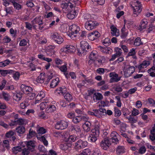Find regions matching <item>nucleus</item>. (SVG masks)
Instances as JSON below:
<instances>
[{
	"label": "nucleus",
	"instance_id": "obj_1",
	"mask_svg": "<svg viewBox=\"0 0 155 155\" xmlns=\"http://www.w3.org/2000/svg\"><path fill=\"white\" fill-rule=\"evenodd\" d=\"M75 4L74 0H68L66 1V2L62 3L61 5V6L63 12H71L73 11L74 12H75L74 10Z\"/></svg>",
	"mask_w": 155,
	"mask_h": 155
},
{
	"label": "nucleus",
	"instance_id": "obj_2",
	"mask_svg": "<svg viewBox=\"0 0 155 155\" xmlns=\"http://www.w3.org/2000/svg\"><path fill=\"white\" fill-rule=\"evenodd\" d=\"M133 9L134 16H137L142 11V6L141 3L138 1H134L133 2V5H131Z\"/></svg>",
	"mask_w": 155,
	"mask_h": 155
},
{
	"label": "nucleus",
	"instance_id": "obj_3",
	"mask_svg": "<svg viewBox=\"0 0 155 155\" xmlns=\"http://www.w3.org/2000/svg\"><path fill=\"white\" fill-rule=\"evenodd\" d=\"M70 34H69V36L72 39H76L77 35L80 30L79 27L77 25L74 24L70 27Z\"/></svg>",
	"mask_w": 155,
	"mask_h": 155
},
{
	"label": "nucleus",
	"instance_id": "obj_4",
	"mask_svg": "<svg viewBox=\"0 0 155 155\" xmlns=\"http://www.w3.org/2000/svg\"><path fill=\"white\" fill-rule=\"evenodd\" d=\"M135 71V68L133 66L125 67L123 69L124 76L125 77H130Z\"/></svg>",
	"mask_w": 155,
	"mask_h": 155
},
{
	"label": "nucleus",
	"instance_id": "obj_5",
	"mask_svg": "<svg viewBox=\"0 0 155 155\" xmlns=\"http://www.w3.org/2000/svg\"><path fill=\"white\" fill-rule=\"evenodd\" d=\"M68 126V123L64 120L58 121L55 125V128L57 130H64Z\"/></svg>",
	"mask_w": 155,
	"mask_h": 155
},
{
	"label": "nucleus",
	"instance_id": "obj_6",
	"mask_svg": "<svg viewBox=\"0 0 155 155\" xmlns=\"http://www.w3.org/2000/svg\"><path fill=\"white\" fill-rule=\"evenodd\" d=\"M98 25L97 22L94 21H89L85 24V28L88 30H91L95 28Z\"/></svg>",
	"mask_w": 155,
	"mask_h": 155
},
{
	"label": "nucleus",
	"instance_id": "obj_7",
	"mask_svg": "<svg viewBox=\"0 0 155 155\" xmlns=\"http://www.w3.org/2000/svg\"><path fill=\"white\" fill-rule=\"evenodd\" d=\"M51 38L58 44H61L63 41V39L62 37L58 33L54 32L51 34Z\"/></svg>",
	"mask_w": 155,
	"mask_h": 155
},
{
	"label": "nucleus",
	"instance_id": "obj_8",
	"mask_svg": "<svg viewBox=\"0 0 155 155\" xmlns=\"http://www.w3.org/2000/svg\"><path fill=\"white\" fill-rule=\"evenodd\" d=\"M150 64V63L149 61H144L140 64L136 66V67L138 68L139 72H144L146 71L145 68L148 66Z\"/></svg>",
	"mask_w": 155,
	"mask_h": 155
},
{
	"label": "nucleus",
	"instance_id": "obj_9",
	"mask_svg": "<svg viewBox=\"0 0 155 155\" xmlns=\"http://www.w3.org/2000/svg\"><path fill=\"white\" fill-rule=\"evenodd\" d=\"M80 46L82 51L80 52V54L86 52L90 48L88 43L85 41H82L81 42Z\"/></svg>",
	"mask_w": 155,
	"mask_h": 155
},
{
	"label": "nucleus",
	"instance_id": "obj_10",
	"mask_svg": "<svg viewBox=\"0 0 155 155\" xmlns=\"http://www.w3.org/2000/svg\"><path fill=\"white\" fill-rule=\"evenodd\" d=\"M75 50V47L72 45H67L63 48L61 50V51L64 52L65 53H70L74 52Z\"/></svg>",
	"mask_w": 155,
	"mask_h": 155
},
{
	"label": "nucleus",
	"instance_id": "obj_11",
	"mask_svg": "<svg viewBox=\"0 0 155 155\" xmlns=\"http://www.w3.org/2000/svg\"><path fill=\"white\" fill-rule=\"evenodd\" d=\"M87 145V142L79 140L75 143V147L76 149H81L84 148Z\"/></svg>",
	"mask_w": 155,
	"mask_h": 155
},
{
	"label": "nucleus",
	"instance_id": "obj_12",
	"mask_svg": "<svg viewBox=\"0 0 155 155\" xmlns=\"http://www.w3.org/2000/svg\"><path fill=\"white\" fill-rule=\"evenodd\" d=\"M109 77L110 78V83L117 82L120 80V78H118V75L115 72H111L109 74Z\"/></svg>",
	"mask_w": 155,
	"mask_h": 155
},
{
	"label": "nucleus",
	"instance_id": "obj_13",
	"mask_svg": "<svg viewBox=\"0 0 155 155\" xmlns=\"http://www.w3.org/2000/svg\"><path fill=\"white\" fill-rule=\"evenodd\" d=\"M100 36V34L97 31H95L89 34L87 37L90 40L93 41L99 38Z\"/></svg>",
	"mask_w": 155,
	"mask_h": 155
},
{
	"label": "nucleus",
	"instance_id": "obj_14",
	"mask_svg": "<svg viewBox=\"0 0 155 155\" xmlns=\"http://www.w3.org/2000/svg\"><path fill=\"white\" fill-rule=\"evenodd\" d=\"M97 57V52L95 51H92L88 57L89 61L88 63L91 65L93 63L96 59Z\"/></svg>",
	"mask_w": 155,
	"mask_h": 155
},
{
	"label": "nucleus",
	"instance_id": "obj_15",
	"mask_svg": "<svg viewBox=\"0 0 155 155\" xmlns=\"http://www.w3.org/2000/svg\"><path fill=\"white\" fill-rule=\"evenodd\" d=\"M111 143L108 139H105L100 143L101 147L104 150H107L110 145Z\"/></svg>",
	"mask_w": 155,
	"mask_h": 155
},
{
	"label": "nucleus",
	"instance_id": "obj_16",
	"mask_svg": "<svg viewBox=\"0 0 155 155\" xmlns=\"http://www.w3.org/2000/svg\"><path fill=\"white\" fill-rule=\"evenodd\" d=\"M21 89L24 94H29L32 91V89L31 87L23 84L21 85Z\"/></svg>",
	"mask_w": 155,
	"mask_h": 155
},
{
	"label": "nucleus",
	"instance_id": "obj_17",
	"mask_svg": "<svg viewBox=\"0 0 155 155\" xmlns=\"http://www.w3.org/2000/svg\"><path fill=\"white\" fill-rule=\"evenodd\" d=\"M67 92V88L64 86L58 88L55 91V94L58 95H64Z\"/></svg>",
	"mask_w": 155,
	"mask_h": 155
},
{
	"label": "nucleus",
	"instance_id": "obj_18",
	"mask_svg": "<svg viewBox=\"0 0 155 155\" xmlns=\"http://www.w3.org/2000/svg\"><path fill=\"white\" fill-rule=\"evenodd\" d=\"M119 135L116 131H113L110 134L111 139L112 142L116 144L119 142L118 138Z\"/></svg>",
	"mask_w": 155,
	"mask_h": 155
},
{
	"label": "nucleus",
	"instance_id": "obj_19",
	"mask_svg": "<svg viewBox=\"0 0 155 155\" xmlns=\"http://www.w3.org/2000/svg\"><path fill=\"white\" fill-rule=\"evenodd\" d=\"M35 142L34 141L29 140L28 141H25L23 143L26 144L27 148L30 151H32L34 150L35 147Z\"/></svg>",
	"mask_w": 155,
	"mask_h": 155
},
{
	"label": "nucleus",
	"instance_id": "obj_20",
	"mask_svg": "<svg viewBox=\"0 0 155 155\" xmlns=\"http://www.w3.org/2000/svg\"><path fill=\"white\" fill-rule=\"evenodd\" d=\"M55 46L54 45H50L48 46L46 51L47 54L50 56L54 54L55 53L54 49Z\"/></svg>",
	"mask_w": 155,
	"mask_h": 155
},
{
	"label": "nucleus",
	"instance_id": "obj_21",
	"mask_svg": "<svg viewBox=\"0 0 155 155\" xmlns=\"http://www.w3.org/2000/svg\"><path fill=\"white\" fill-rule=\"evenodd\" d=\"M98 48L101 52L106 54H110L112 52V49L108 47H103L101 46L98 47Z\"/></svg>",
	"mask_w": 155,
	"mask_h": 155
},
{
	"label": "nucleus",
	"instance_id": "obj_22",
	"mask_svg": "<svg viewBox=\"0 0 155 155\" xmlns=\"http://www.w3.org/2000/svg\"><path fill=\"white\" fill-rule=\"evenodd\" d=\"M111 33L113 36H118L119 35V30L114 25L110 26Z\"/></svg>",
	"mask_w": 155,
	"mask_h": 155
},
{
	"label": "nucleus",
	"instance_id": "obj_23",
	"mask_svg": "<svg viewBox=\"0 0 155 155\" xmlns=\"http://www.w3.org/2000/svg\"><path fill=\"white\" fill-rule=\"evenodd\" d=\"M93 100L94 102H97L98 101L101 100L103 98L102 95L98 92L94 93L93 94Z\"/></svg>",
	"mask_w": 155,
	"mask_h": 155
},
{
	"label": "nucleus",
	"instance_id": "obj_24",
	"mask_svg": "<svg viewBox=\"0 0 155 155\" xmlns=\"http://www.w3.org/2000/svg\"><path fill=\"white\" fill-rule=\"evenodd\" d=\"M45 78V73H41L37 78L36 81L38 83H43L44 82Z\"/></svg>",
	"mask_w": 155,
	"mask_h": 155
},
{
	"label": "nucleus",
	"instance_id": "obj_25",
	"mask_svg": "<svg viewBox=\"0 0 155 155\" xmlns=\"http://www.w3.org/2000/svg\"><path fill=\"white\" fill-rule=\"evenodd\" d=\"M148 22L146 18H143L140 22V27L141 29L146 28L147 26Z\"/></svg>",
	"mask_w": 155,
	"mask_h": 155
},
{
	"label": "nucleus",
	"instance_id": "obj_26",
	"mask_svg": "<svg viewBox=\"0 0 155 155\" xmlns=\"http://www.w3.org/2000/svg\"><path fill=\"white\" fill-rule=\"evenodd\" d=\"M99 128L98 126H96L95 127L92 129L90 132L92 134L98 137L99 135Z\"/></svg>",
	"mask_w": 155,
	"mask_h": 155
},
{
	"label": "nucleus",
	"instance_id": "obj_27",
	"mask_svg": "<svg viewBox=\"0 0 155 155\" xmlns=\"http://www.w3.org/2000/svg\"><path fill=\"white\" fill-rule=\"evenodd\" d=\"M16 132L18 133V135L21 136V134H22L25 132V128L22 126H19L15 129Z\"/></svg>",
	"mask_w": 155,
	"mask_h": 155
},
{
	"label": "nucleus",
	"instance_id": "obj_28",
	"mask_svg": "<svg viewBox=\"0 0 155 155\" xmlns=\"http://www.w3.org/2000/svg\"><path fill=\"white\" fill-rule=\"evenodd\" d=\"M91 124L89 121H86L83 125L84 130L87 132L91 130Z\"/></svg>",
	"mask_w": 155,
	"mask_h": 155
},
{
	"label": "nucleus",
	"instance_id": "obj_29",
	"mask_svg": "<svg viewBox=\"0 0 155 155\" xmlns=\"http://www.w3.org/2000/svg\"><path fill=\"white\" fill-rule=\"evenodd\" d=\"M1 98H3L5 101H9L11 99L10 95L7 93L3 92L1 95Z\"/></svg>",
	"mask_w": 155,
	"mask_h": 155
},
{
	"label": "nucleus",
	"instance_id": "obj_30",
	"mask_svg": "<svg viewBox=\"0 0 155 155\" xmlns=\"http://www.w3.org/2000/svg\"><path fill=\"white\" fill-rule=\"evenodd\" d=\"M59 82V79L58 78H57L51 81L50 85V87L51 88H54L58 84Z\"/></svg>",
	"mask_w": 155,
	"mask_h": 155
},
{
	"label": "nucleus",
	"instance_id": "obj_31",
	"mask_svg": "<svg viewBox=\"0 0 155 155\" xmlns=\"http://www.w3.org/2000/svg\"><path fill=\"white\" fill-rule=\"evenodd\" d=\"M100 150L97 148H95L91 151V155H101Z\"/></svg>",
	"mask_w": 155,
	"mask_h": 155
},
{
	"label": "nucleus",
	"instance_id": "obj_32",
	"mask_svg": "<svg viewBox=\"0 0 155 155\" xmlns=\"http://www.w3.org/2000/svg\"><path fill=\"white\" fill-rule=\"evenodd\" d=\"M12 4L14 8L16 10H20L22 8V6L21 5L16 2L14 0H13Z\"/></svg>",
	"mask_w": 155,
	"mask_h": 155
},
{
	"label": "nucleus",
	"instance_id": "obj_33",
	"mask_svg": "<svg viewBox=\"0 0 155 155\" xmlns=\"http://www.w3.org/2000/svg\"><path fill=\"white\" fill-rule=\"evenodd\" d=\"M93 111H88V113L89 115H94L97 117L100 118L101 115L98 114V110L97 109L93 110Z\"/></svg>",
	"mask_w": 155,
	"mask_h": 155
},
{
	"label": "nucleus",
	"instance_id": "obj_34",
	"mask_svg": "<svg viewBox=\"0 0 155 155\" xmlns=\"http://www.w3.org/2000/svg\"><path fill=\"white\" fill-rule=\"evenodd\" d=\"M33 24H38L39 25L43 24L41 18L40 17H36L32 21Z\"/></svg>",
	"mask_w": 155,
	"mask_h": 155
},
{
	"label": "nucleus",
	"instance_id": "obj_35",
	"mask_svg": "<svg viewBox=\"0 0 155 155\" xmlns=\"http://www.w3.org/2000/svg\"><path fill=\"white\" fill-rule=\"evenodd\" d=\"M13 71L12 70H0V73L1 75L3 76H5L7 74L12 73Z\"/></svg>",
	"mask_w": 155,
	"mask_h": 155
},
{
	"label": "nucleus",
	"instance_id": "obj_36",
	"mask_svg": "<svg viewBox=\"0 0 155 155\" xmlns=\"http://www.w3.org/2000/svg\"><path fill=\"white\" fill-rule=\"evenodd\" d=\"M136 54L135 49L132 48L130 50L129 52L128 53L127 56H132L133 58L134 59H136V57L135 56Z\"/></svg>",
	"mask_w": 155,
	"mask_h": 155
},
{
	"label": "nucleus",
	"instance_id": "obj_37",
	"mask_svg": "<svg viewBox=\"0 0 155 155\" xmlns=\"http://www.w3.org/2000/svg\"><path fill=\"white\" fill-rule=\"evenodd\" d=\"M46 137L45 135H44L41 137H37V138L42 141L45 146H47L48 143V141L46 139Z\"/></svg>",
	"mask_w": 155,
	"mask_h": 155
},
{
	"label": "nucleus",
	"instance_id": "obj_38",
	"mask_svg": "<svg viewBox=\"0 0 155 155\" xmlns=\"http://www.w3.org/2000/svg\"><path fill=\"white\" fill-rule=\"evenodd\" d=\"M142 44L143 43L141 41V39L139 37H137L135 39L134 44L135 46H138Z\"/></svg>",
	"mask_w": 155,
	"mask_h": 155
},
{
	"label": "nucleus",
	"instance_id": "obj_39",
	"mask_svg": "<svg viewBox=\"0 0 155 155\" xmlns=\"http://www.w3.org/2000/svg\"><path fill=\"white\" fill-rule=\"evenodd\" d=\"M72 130L75 131L77 134H80L81 131V129L80 127L78 125H75L72 127Z\"/></svg>",
	"mask_w": 155,
	"mask_h": 155
},
{
	"label": "nucleus",
	"instance_id": "obj_40",
	"mask_svg": "<svg viewBox=\"0 0 155 155\" xmlns=\"http://www.w3.org/2000/svg\"><path fill=\"white\" fill-rule=\"evenodd\" d=\"M22 96V94L20 93H18L14 95L13 98L16 101H19L21 100Z\"/></svg>",
	"mask_w": 155,
	"mask_h": 155
},
{
	"label": "nucleus",
	"instance_id": "obj_41",
	"mask_svg": "<svg viewBox=\"0 0 155 155\" xmlns=\"http://www.w3.org/2000/svg\"><path fill=\"white\" fill-rule=\"evenodd\" d=\"M36 135L35 132L33 131L31 129L29 130V134L27 135V138L28 139H30L31 138L35 137Z\"/></svg>",
	"mask_w": 155,
	"mask_h": 155
},
{
	"label": "nucleus",
	"instance_id": "obj_42",
	"mask_svg": "<svg viewBox=\"0 0 155 155\" xmlns=\"http://www.w3.org/2000/svg\"><path fill=\"white\" fill-rule=\"evenodd\" d=\"M97 137L90 133V135L88 137V140L89 141L91 142H94L97 140Z\"/></svg>",
	"mask_w": 155,
	"mask_h": 155
},
{
	"label": "nucleus",
	"instance_id": "obj_43",
	"mask_svg": "<svg viewBox=\"0 0 155 155\" xmlns=\"http://www.w3.org/2000/svg\"><path fill=\"white\" fill-rule=\"evenodd\" d=\"M11 61L8 59H6L4 61L0 62V67H5L9 64Z\"/></svg>",
	"mask_w": 155,
	"mask_h": 155
},
{
	"label": "nucleus",
	"instance_id": "obj_44",
	"mask_svg": "<svg viewBox=\"0 0 155 155\" xmlns=\"http://www.w3.org/2000/svg\"><path fill=\"white\" fill-rule=\"evenodd\" d=\"M77 138V137L76 135H70L68 138V141L69 143H72L74 142Z\"/></svg>",
	"mask_w": 155,
	"mask_h": 155
},
{
	"label": "nucleus",
	"instance_id": "obj_45",
	"mask_svg": "<svg viewBox=\"0 0 155 155\" xmlns=\"http://www.w3.org/2000/svg\"><path fill=\"white\" fill-rule=\"evenodd\" d=\"M37 132L39 134H43L46 133V130L43 127H39L37 129Z\"/></svg>",
	"mask_w": 155,
	"mask_h": 155
},
{
	"label": "nucleus",
	"instance_id": "obj_46",
	"mask_svg": "<svg viewBox=\"0 0 155 155\" xmlns=\"http://www.w3.org/2000/svg\"><path fill=\"white\" fill-rule=\"evenodd\" d=\"M125 152L124 148L122 146H119L116 150V152L117 154H122Z\"/></svg>",
	"mask_w": 155,
	"mask_h": 155
},
{
	"label": "nucleus",
	"instance_id": "obj_47",
	"mask_svg": "<svg viewBox=\"0 0 155 155\" xmlns=\"http://www.w3.org/2000/svg\"><path fill=\"white\" fill-rule=\"evenodd\" d=\"M12 77L15 81L18 80L19 78L20 74L18 72H14L13 71L12 73Z\"/></svg>",
	"mask_w": 155,
	"mask_h": 155
},
{
	"label": "nucleus",
	"instance_id": "obj_48",
	"mask_svg": "<svg viewBox=\"0 0 155 155\" xmlns=\"http://www.w3.org/2000/svg\"><path fill=\"white\" fill-rule=\"evenodd\" d=\"M72 122L74 124L78 123L81 121V116H77L75 117L72 120Z\"/></svg>",
	"mask_w": 155,
	"mask_h": 155
},
{
	"label": "nucleus",
	"instance_id": "obj_49",
	"mask_svg": "<svg viewBox=\"0 0 155 155\" xmlns=\"http://www.w3.org/2000/svg\"><path fill=\"white\" fill-rule=\"evenodd\" d=\"M82 18L85 21H91V16L90 14L86 13L84 14L82 17Z\"/></svg>",
	"mask_w": 155,
	"mask_h": 155
},
{
	"label": "nucleus",
	"instance_id": "obj_50",
	"mask_svg": "<svg viewBox=\"0 0 155 155\" xmlns=\"http://www.w3.org/2000/svg\"><path fill=\"white\" fill-rule=\"evenodd\" d=\"M64 98L67 101H70L72 99V97L71 95L69 93H67L64 96Z\"/></svg>",
	"mask_w": 155,
	"mask_h": 155
},
{
	"label": "nucleus",
	"instance_id": "obj_51",
	"mask_svg": "<svg viewBox=\"0 0 155 155\" xmlns=\"http://www.w3.org/2000/svg\"><path fill=\"white\" fill-rule=\"evenodd\" d=\"M91 151L89 149H85L79 155H91Z\"/></svg>",
	"mask_w": 155,
	"mask_h": 155
},
{
	"label": "nucleus",
	"instance_id": "obj_52",
	"mask_svg": "<svg viewBox=\"0 0 155 155\" xmlns=\"http://www.w3.org/2000/svg\"><path fill=\"white\" fill-rule=\"evenodd\" d=\"M29 105V103L27 101H25L20 104V106L21 108L24 109Z\"/></svg>",
	"mask_w": 155,
	"mask_h": 155
},
{
	"label": "nucleus",
	"instance_id": "obj_53",
	"mask_svg": "<svg viewBox=\"0 0 155 155\" xmlns=\"http://www.w3.org/2000/svg\"><path fill=\"white\" fill-rule=\"evenodd\" d=\"M114 50L116 52L115 54L117 55V56H120L122 53V50L120 48L116 47L115 48Z\"/></svg>",
	"mask_w": 155,
	"mask_h": 155
},
{
	"label": "nucleus",
	"instance_id": "obj_54",
	"mask_svg": "<svg viewBox=\"0 0 155 155\" xmlns=\"http://www.w3.org/2000/svg\"><path fill=\"white\" fill-rule=\"evenodd\" d=\"M41 3L46 12L50 10L51 9V8L44 1H42Z\"/></svg>",
	"mask_w": 155,
	"mask_h": 155
},
{
	"label": "nucleus",
	"instance_id": "obj_55",
	"mask_svg": "<svg viewBox=\"0 0 155 155\" xmlns=\"http://www.w3.org/2000/svg\"><path fill=\"white\" fill-rule=\"evenodd\" d=\"M48 101L46 102H43L41 103L40 104V109L41 110H43L44 109L46 108L48 106Z\"/></svg>",
	"mask_w": 155,
	"mask_h": 155
},
{
	"label": "nucleus",
	"instance_id": "obj_56",
	"mask_svg": "<svg viewBox=\"0 0 155 155\" xmlns=\"http://www.w3.org/2000/svg\"><path fill=\"white\" fill-rule=\"evenodd\" d=\"M58 68L61 72H63L64 73L66 72L67 70V64H64L62 66H58Z\"/></svg>",
	"mask_w": 155,
	"mask_h": 155
},
{
	"label": "nucleus",
	"instance_id": "obj_57",
	"mask_svg": "<svg viewBox=\"0 0 155 155\" xmlns=\"http://www.w3.org/2000/svg\"><path fill=\"white\" fill-rule=\"evenodd\" d=\"M76 11L74 12L73 11L71 12H68V13L67 14V16L68 18L69 19H73L75 17V14Z\"/></svg>",
	"mask_w": 155,
	"mask_h": 155
},
{
	"label": "nucleus",
	"instance_id": "obj_58",
	"mask_svg": "<svg viewBox=\"0 0 155 155\" xmlns=\"http://www.w3.org/2000/svg\"><path fill=\"white\" fill-rule=\"evenodd\" d=\"M18 125H22L26 124V121L25 119L19 118L16 120Z\"/></svg>",
	"mask_w": 155,
	"mask_h": 155
},
{
	"label": "nucleus",
	"instance_id": "obj_59",
	"mask_svg": "<svg viewBox=\"0 0 155 155\" xmlns=\"http://www.w3.org/2000/svg\"><path fill=\"white\" fill-rule=\"evenodd\" d=\"M155 30V26L152 24L150 25L149 26V28H148L147 31V33H150L152 31Z\"/></svg>",
	"mask_w": 155,
	"mask_h": 155
},
{
	"label": "nucleus",
	"instance_id": "obj_60",
	"mask_svg": "<svg viewBox=\"0 0 155 155\" xmlns=\"http://www.w3.org/2000/svg\"><path fill=\"white\" fill-rule=\"evenodd\" d=\"M115 116V117L120 116L121 114L120 110L118 109L117 107H114V108Z\"/></svg>",
	"mask_w": 155,
	"mask_h": 155
},
{
	"label": "nucleus",
	"instance_id": "obj_61",
	"mask_svg": "<svg viewBox=\"0 0 155 155\" xmlns=\"http://www.w3.org/2000/svg\"><path fill=\"white\" fill-rule=\"evenodd\" d=\"M146 151V149L145 146H143L141 147L139 150V153L140 154H143L145 153Z\"/></svg>",
	"mask_w": 155,
	"mask_h": 155
},
{
	"label": "nucleus",
	"instance_id": "obj_62",
	"mask_svg": "<svg viewBox=\"0 0 155 155\" xmlns=\"http://www.w3.org/2000/svg\"><path fill=\"white\" fill-rule=\"evenodd\" d=\"M45 96V93L43 91L40 92L36 96L37 99H42Z\"/></svg>",
	"mask_w": 155,
	"mask_h": 155
},
{
	"label": "nucleus",
	"instance_id": "obj_63",
	"mask_svg": "<svg viewBox=\"0 0 155 155\" xmlns=\"http://www.w3.org/2000/svg\"><path fill=\"white\" fill-rule=\"evenodd\" d=\"M102 43L105 46H106L108 45L110 43V41L109 38H106L103 41Z\"/></svg>",
	"mask_w": 155,
	"mask_h": 155
},
{
	"label": "nucleus",
	"instance_id": "obj_64",
	"mask_svg": "<svg viewBox=\"0 0 155 155\" xmlns=\"http://www.w3.org/2000/svg\"><path fill=\"white\" fill-rule=\"evenodd\" d=\"M148 102L150 106L155 107V101L151 98L148 99Z\"/></svg>",
	"mask_w": 155,
	"mask_h": 155
}]
</instances>
